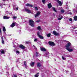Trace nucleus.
Segmentation results:
<instances>
[{
  "label": "nucleus",
  "instance_id": "4be33fe9",
  "mask_svg": "<svg viewBox=\"0 0 77 77\" xmlns=\"http://www.w3.org/2000/svg\"><path fill=\"white\" fill-rule=\"evenodd\" d=\"M39 72H38L37 73H36L35 75V77H39Z\"/></svg>",
  "mask_w": 77,
  "mask_h": 77
},
{
  "label": "nucleus",
  "instance_id": "f03ea898",
  "mask_svg": "<svg viewBox=\"0 0 77 77\" xmlns=\"http://www.w3.org/2000/svg\"><path fill=\"white\" fill-rule=\"evenodd\" d=\"M29 24L30 26H31L32 27H35L34 25V21L32 20H29Z\"/></svg>",
  "mask_w": 77,
  "mask_h": 77
},
{
  "label": "nucleus",
  "instance_id": "a878e982",
  "mask_svg": "<svg viewBox=\"0 0 77 77\" xmlns=\"http://www.w3.org/2000/svg\"><path fill=\"white\" fill-rule=\"evenodd\" d=\"M51 36V33H49V34H48L47 35V36L48 37V38H49L50 37V36Z\"/></svg>",
  "mask_w": 77,
  "mask_h": 77
},
{
  "label": "nucleus",
  "instance_id": "9d476101",
  "mask_svg": "<svg viewBox=\"0 0 77 77\" xmlns=\"http://www.w3.org/2000/svg\"><path fill=\"white\" fill-rule=\"evenodd\" d=\"M37 66L38 68V67H39L40 68L41 66V64L40 63L38 62L37 63Z\"/></svg>",
  "mask_w": 77,
  "mask_h": 77
},
{
  "label": "nucleus",
  "instance_id": "79ce46f5",
  "mask_svg": "<svg viewBox=\"0 0 77 77\" xmlns=\"http://www.w3.org/2000/svg\"><path fill=\"white\" fill-rule=\"evenodd\" d=\"M26 44H29V42H26Z\"/></svg>",
  "mask_w": 77,
  "mask_h": 77
},
{
  "label": "nucleus",
  "instance_id": "37998d69",
  "mask_svg": "<svg viewBox=\"0 0 77 77\" xmlns=\"http://www.w3.org/2000/svg\"><path fill=\"white\" fill-rule=\"evenodd\" d=\"M69 14H70V15H72V13H70Z\"/></svg>",
  "mask_w": 77,
  "mask_h": 77
},
{
  "label": "nucleus",
  "instance_id": "2f4dec72",
  "mask_svg": "<svg viewBox=\"0 0 77 77\" xmlns=\"http://www.w3.org/2000/svg\"><path fill=\"white\" fill-rule=\"evenodd\" d=\"M35 9L36 11H38V7H35Z\"/></svg>",
  "mask_w": 77,
  "mask_h": 77
},
{
  "label": "nucleus",
  "instance_id": "aec40b11",
  "mask_svg": "<svg viewBox=\"0 0 77 77\" xmlns=\"http://www.w3.org/2000/svg\"><path fill=\"white\" fill-rule=\"evenodd\" d=\"M2 54H5V51L4 50L2 49L0 50Z\"/></svg>",
  "mask_w": 77,
  "mask_h": 77
},
{
  "label": "nucleus",
  "instance_id": "f3484780",
  "mask_svg": "<svg viewBox=\"0 0 77 77\" xmlns=\"http://www.w3.org/2000/svg\"><path fill=\"white\" fill-rule=\"evenodd\" d=\"M3 18L4 19H5L6 20L7 19H9V17H7L6 16H4L3 17Z\"/></svg>",
  "mask_w": 77,
  "mask_h": 77
},
{
  "label": "nucleus",
  "instance_id": "c03bdc74",
  "mask_svg": "<svg viewBox=\"0 0 77 77\" xmlns=\"http://www.w3.org/2000/svg\"><path fill=\"white\" fill-rule=\"evenodd\" d=\"M2 5H4V6H5V4H2Z\"/></svg>",
  "mask_w": 77,
  "mask_h": 77
},
{
  "label": "nucleus",
  "instance_id": "7ed1b4c3",
  "mask_svg": "<svg viewBox=\"0 0 77 77\" xmlns=\"http://www.w3.org/2000/svg\"><path fill=\"white\" fill-rule=\"evenodd\" d=\"M52 33L54 35H55V36H59L60 35L59 33L56 32L55 31H53Z\"/></svg>",
  "mask_w": 77,
  "mask_h": 77
},
{
  "label": "nucleus",
  "instance_id": "72a5a7b5",
  "mask_svg": "<svg viewBox=\"0 0 77 77\" xmlns=\"http://www.w3.org/2000/svg\"><path fill=\"white\" fill-rule=\"evenodd\" d=\"M62 59H63V60H65V59L63 57V56H62Z\"/></svg>",
  "mask_w": 77,
  "mask_h": 77
},
{
  "label": "nucleus",
  "instance_id": "f8f14e48",
  "mask_svg": "<svg viewBox=\"0 0 77 77\" xmlns=\"http://www.w3.org/2000/svg\"><path fill=\"white\" fill-rule=\"evenodd\" d=\"M48 6L49 9H50L52 7V5H51V4L50 3L48 4Z\"/></svg>",
  "mask_w": 77,
  "mask_h": 77
},
{
  "label": "nucleus",
  "instance_id": "c85d7f7f",
  "mask_svg": "<svg viewBox=\"0 0 77 77\" xmlns=\"http://www.w3.org/2000/svg\"><path fill=\"white\" fill-rule=\"evenodd\" d=\"M42 2L43 4L45 3V0H42Z\"/></svg>",
  "mask_w": 77,
  "mask_h": 77
},
{
  "label": "nucleus",
  "instance_id": "b1692460",
  "mask_svg": "<svg viewBox=\"0 0 77 77\" xmlns=\"http://www.w3.org/2000/svg\"><path fill=\"white\" fill-rule=\"evenodd\" d=\"M38 37H39V38L40 39H44V37L42 36V35H39V36H38Z\"/></svg>",
  "mask_w": 77,
  "mask_h": 77
},
{
  "label": "nucleus",
  "instance_id": "7c9ffc66",
  "mask_svg": "<svg viewBox=\"0 0 77 77\" xmlns=\"http://www.w3.org/2000/svg\"><path fill=\"white\" fill-rule=\"evenodd\" d=\"M33 47L34 49H35V50H37V48H36V47L35 46L33 45Z\"/></svg>",
  "mask_w": 77,
  "mask_h": 77
},
{
  "label": "nucleus",
  "instance_id": "dca6fc26",
  "mask_svg": "<svg viewBox=\"0 0 77 77\" xmlns=\"http://www.w3.org/2000/svg\"><path fill=\"white\" fill-rule=\"evenodd\" d=\"M1 39L2 40V44H5V41H4V40H3V37H1Z\"/></svg>",
  "mask_w": 77,
  "mask_h": 77
},
{
  "label": "nucleus",
  "instance_id": "39448f33",
  "mask_svg": "<svg viewBox=\"0 0 77 77\" xmlns=\"http://www.w3.org/2000/svg\"><path fill=\"white\" fill-rule=\"evenodd\" d=\"M19 47L20 48H21V49H24L25 48V46L21 44L19 45Z\"/></svg>",
  "mask_w": 77,
  "mask_h": 77
},
{
  "label": "nucleus",
  "instance_id": "4c0bfd02",
  "mask_svg": "<svg viewBox=\"0 0 77 77\" xmlns=\"http://www.w3.org/2000/svg\"><path fill=\"white\" fill-rule=\"evenodd\" d=\"M69 20L70 21H72V18H70L69 19Z\"/></svg>",
  "mask_w": 77,
  "mask_h": 77
},
{
  "label": "nucleus",
  "instance_id": "a18cd8bd",
  "mask_svg": "<svg viewBox=\"0 0 77 77\" xmlns=\"http://www.w3.org/2000/svg\"><path fill=\"white\" fill-rule=\"evenodd\" d=\"M54 15H55V14H54Z\"/></svg>",
  "mask_w": 77,
  "mask_h": 77
},
{
  "label": "nucleus",
  "instance_id": "ea45409f",
  "mask_svg": "<svg viewBox=\"0 0 77 77\" xmlns=\"http://www.w3.org/2000/svg\"><path fill=\"white\" fill-rule=\"evenodd\" d=\"M46 55H48V54H49V52H48L46 53Z\"/></svg>",
  "mask_w": 77,
  "mask_h": 77
},
{
  "label": "nucleus",
  "instance_id": "423d86ee",
  "mask_svg": "<svg viewBox=\"0 0 77 77\" xmlns=\"http://www.w3.org/2000/svg\"><path fill=\"white\" fill-rule=\"evenodd\" d=\"M40 11L37 12L36 14H35V18H36L37 17H38V16H39V15H40Z\"/></svg>",
  "mask_w": 77,
  "mask_h": 77
},
{
  "label": "nucleus",
  "instance_id": "473e14b6",
  "mask_svg": "<svg viewBox=\"0 0 77 77\" xmlns=\"http://www.w3.org/2000/svg\"><path fill=\"white\" fill-rule=\"evenodd\" d=\"M40 21H41V20H39L36 21V23H39L40 22Z\"/></svg>",
  "mask_w": 77,
  "mask_h": 77
},
{
  "label": "nucleus",
  "instance_id": "6e6552de",
  "mask_svg": "<svg viewBox=\"0 0 77 77\" xmlns=\"http://www.w3.org/2000/svg\"><path fill=\"white\" fill-rule=\"evenodd\" d=\"M40 49L42 51H47V49L45 48H41Z\"/></svg>",
  "mask_w": 77,
  "mask_h": 77
},
{
  "label": "nucleus",
  "instance_id": "bb28decb",
  "mask_svg": "<svg viewBox=\"0 0 77 77\" xmlns=\"http://www.w3.org/2000/svg\"><path fill=\"white\" fill-rule=\"evenodd\" d=\"M14 9L15 11H18V7H17L16 9L15 8H14Z\"/></svg>",
  "mask_w": 77,
  "mask_h": 77
},
{
  "label": "nucleus",
  "instance_id": "0eeeda50",
  "mask_svg": "<svg viewBox=\"0 0 77 77\" xmlns=\"http://www.w3.org/2000/svg\"><path fill=\"white\" fill-rule=\"evenodd\" d=\"M25 11L26 12H27V13L28 14H30V13H31V11L27 8H25Z\"/></svg>",
  "mask_w": 77,
  "mask_h": 77
},
{
  "label": "nucleus",
  "instance_id": "58836bf2",
  "mask_svg": "<svg viewBox=\"0 0 77 77\" xmlns=\"http://www.w3.org/2000/svg\"><path fill=\"white\" fill-rule=\"evenodd\" d=\"M37 35H38V36H40V35H39V32H38L37 33Z\"/></svg>",
  "mask_w": 77,
  "mask_h": 77
},
{
  "label": "nucleus",
  "instance_id": "c9c22d12",
  "mask_svg": "<svg viewBox=\"0 0 77 77\" xmlns=\"http://www.w3.org/2000/svg\"><path fill=\"white\" fill-rule=\"evenodd\" d=\"M13 18H14V19H15L17 18V17L15 16H14L13 17Z\"/></svg>",
  "mask_w": 77,
  "mask_h": 77
},
{
  "label": "nucleus",
  "instance_id": "a19ab883",
  "mask_svg": "<svg viewBox=\"0 0 77 77\" xmlns=\"http://www.w3.org/2000/svg\"><path fill=\"white\" fill-rule=\"evenodd\" d=\"M34 41H35V42H36V41H37V39L35 38V39L34 40Z\"/></svg>",
  "mask_w": 77,
  "mask_h": 77
},
{
  "label": "nucleus",
  "instance_id": "f257e3e1",
  "mask_svg": "<svg viewBox=\"0 0 77 77\" xmlns=\"http://www.w3.org/2000/svg\"><path fill=\"white\" fill-rule=\"evenodd\" d=\"M71 43L69 42L65 46V47L66 48V49L69 52H71L73 51V50L72 49H70L69 47L71 46Z\"/></svg>",
  "mask_w": 77,
  "mask_h": 77
},
{
  "label": "nucleus",
  "instance_id": "cd10ccee",
  "mask_svg": "<svg viewBox=\"0 0 77 77\" xmlns=\"http://www.w3.org/2000/svg\"><path fill=\"white\" fill-rule=\"evenodd\" d=\"M62 18H63V17L61 16V17L58 18V20H61Z\"/></svg>",
  "mask_w": 77,
  "mask_h": 77
},
{
  "label": "nucleus",
  "instance_id": "393cba45",
  "mask_svg": "<svg viewBox=\"0 0 77 77\" xmlns=\"http://www.w3.org/2000/svg\"><path fill=\"white\" fill-rule=\"evenodd\" d=\"M39 53H38V52H36V57H38L39 56Z\"/></svg>",
  "mask_w": 77,
  "mask_h": 77
},
{
  "label": "nucleus",
  "instance_id": "5701e85b",
  "mask_svg": "<svg viewBox=\"0 0 77 77\" xmlns=\"http://www.w3.org/2000/svg\"><path fill=\"white\" fill-rule=\"evenodd\" d=\"M52 9L55 12H57V11L56 10V8L54 7H53Z\"/></svg>",
  "mask_w": 77,
  "mask_h": 77
},
{
  "label": "nucleus",
  "instance_id": "c756f323",
  "mask_svg": "<svg viewBox=\"0 0 77 77\" xmlns=\"http://www.w3.org/2000/svg\"><path fill=\"white\" fill-rule=\"evenodd\" d=\"M61 12H62V13H64V12H65V11L63 10H61Z\"/></svg>",
  "mask_w": 77,
  "mask_h": 77
},
{
  "label": "nucleus",
  "instance_id": "a211bd4d",
  "mask_svg": "<svg viewBox=\"0 0 77 77\" xmlns=\"http://www.w3.org/2000/svg\"><path fill=\"white\" fill-rule=\"evenodd\" d=\"M74 21H77V16H75L73 17Z\"/></svg>",
  "mask_w": 77,
  "mask_h": 77
},
{
  "label": "nucleus",
  "instance_id": "2eb2a0df",
  "mask_svg": "<svg viewBox=\"0 0 77 77\" xmlns=\"http://www.w3.org/2000/svg\"><path fill=\"white\" fill-rule=\"evenodd\" d=\"M24 65H25V66L26 68H27V64H26V61H24Z\"/></svg>",
  "mask_w": 77,
  "mask_h": 77
},
{
  "label": "nucleus",
  "instance_id": "4468645a",
  "mask_svg": "<svg viewBox=\"0 0 77 77\" xmlns=\"http://www.w3.org/2000/svg\"><path fill=\"white\" fill-rule=\"evenodd\" d=\"M30 65L32 67H33L34 66V65H35V62H32L31 63Z\"/></svg>",
  "mask_w": 77,
  "mask_h": 77
},
{
  "label": "nucleus",
  "instance_id": "f704fd0d",
  "mask_svg": "<svg viewBox=\"0 0 77 77\" xmlns=\"http://www.w3.org/2000/svg\"><path fill=\"white\" fill-rule=\"evenodd\" d=\"M14 77H17V75L16 74L14 75Z\"/></svg>",
  "mask_w": 77,
  "mask_h": 77
},
{
  "label": "nucleus",
  "instance_id": "20e7f679",
  "mask_svg": "<svg viewBox=\"0 0 77 77\" xmlns=\"http://www.w3.org/2000/svg\"><path fill=\"white\" fill-rule=\"evenodd\" d=\"M48 43L49 45H51V46H54V45H55L54 43L53 42L49 41L48 42Z\"/></svg>",
  "mask_w": 77,
  "mask_h": 77
},
{
  "label": "nucleus",
  "instance_id": "9b49d317",
  "mask_svg": "<svg viewBox=\"0 0 77 77\" xmlns=\"http://www.w3.org/2000/svg\"><path fill=\"white\" fill-rule=\"evenodd\" d=\"M26 6H29V7H31L32 8L33 7V5H30L29 4L27 3L26 5Z\"/></svg>",
  "mask_w": 77,
  "mask_h": 77
},
{
  "label": "nucleus",
  "instance_id": "6ab92c4d",
  "mask_svg": "<svg viewBox=\"0 0 77 77\" xmlns=\"http://www.w3.org/2000/svg\"><path fill=\"white\" fill-rule=\"evenodd\" d=\"M2 30L3 32H6V28H5V26H3V28H2Z\"/></svg>",
  "mask_w": 77,
  "mask_h": 77
},
{
  "label": "nucleus",
  "instance_id": "e433bc0d",
  "mask_svg": "<svg viewBox=\"0 0 77 77\" xmlns=\"http://www.w3.org/2000/svg\"><path fill=\"white\" fill-rule=\"evenodd\" d=\"M16 53H18V54H19V53H20V51H16Z\"/></svg>",
  "mask_w": 77,
  "mask_h": 77
},
{
  "label": "nucleus",
  "instance_id": "412c9836",
  "mask_svg": "<svg viewBox=\"0 0 77 77\" xmlns=\"http://www.w3.org/2000/svg\"><path fill=\"white\" fill-rule=\"evenodd\" d=\"M37 29L38 30H42V29H41V28L40 26H38L37 27Z\"/></svg>",
  "mask_w": 77,
  "mask_h": 77
},
{
  "label": "nucleus",
  "instance_id": "1a4fd4ad",
  "mask_svg": "<svg viewBox=\"0 0 77 77\" xmlns=\"http://www.w3.org/2000/svg\"><path fill=\"white\" fill-rule=\"evenodd\" d=\"M56 1L57 3H59L60 6H62V2L61 1H59V0H56Z\"/></svg>",
  "mask_w": 77,
  "mask_h": 77
},
{
  "label": "nucleus",
  "instance_id": "ddd939ff",
  "mask_svg": "<svg viewBox=\"0 0 77 77\" xmlns=\"http://www.w3.org/2000/svg\"><path fill=\"white\" fill-rule=\"evenodd\" d=\"M14 26H15V24L14 23H13L12 24L10 25L11 27H14Z\"/></svg>",
  "mask_w": 77,
  "mask_h": 77
}]
</instances>
